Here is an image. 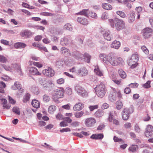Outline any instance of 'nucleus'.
Wrapping results in <instances>:
<instances>
[{
	"label": "nucleus",
	"instance_id": "obj_46",
	"mask_svg": "<svg viewBox=\"0 0 153 153\" xmlns=\"http://www.w3.org/2000/svg\"><path fill=\"white\" fill-rule=\"evenodd\" d=\"M141 49L146 54H149V51L145 45H143L141 46Z\"/></svg>",
	"mask_w": 153,
	"mask_h": 153
},
{
	"label": "nucleus",
	"instance_id": "obj_14",
	"mask_svg": "<svg viewBox=\"0 0 153 153\" xmlns=\"http://www.w3.org/2000/svg\"><path fill=\"white\" fill-rule=\"evenodd\" d=\"M42 73L45 75L49 77L53 76L55 74L54 70L50 67H48L44 70Z\"/></svg>",
	"mask_w": 153,
	"mask_h": 153
},
{
	"label": "nucleus",
	"instance_id": "obj_6",
	"mask_svg": "<svg viewBox=\"0 0 153 153\" xmlns=\"http://www.w3.org/2000/svg\"><path fill=\"white\" fill-rule=\"evenodd\" d=\"M74 90L79 95L82 97H86L88 96V93L87 91L78 84H77L75 86Z\"/></svg>",
	"mask_w": 153,
	"mask_h": 153
},
{
	"label": "nucleus",
	"instance_id": "obj_16",
	"mask_svg": "<svg viewBox=\"0 0 153 153\" xmlns=\"http://www.w3.org/2000/svg\"><path fill=\"white\" fill-rule=\"evenodd\" d=\"M102 34L104 39L108 41H110L113 38L109 30L105 31Z\"/></svg>",
	"mask_w": 153,
	"mask_h": 153
},
{
	"label": "nucleus",
	"instance_id": "obj_35",
	"mask_svg": "<svg viewBox=\"0 0 153 153\" xmlns=\"http://www.w3.org/2000/svg\"><path fill=\"white\" fill-rule=\"evenodd\" d=\"M109 18V15L108 12H104L102 13L101 16V19L105 20L108 19Z\"/></svg>",
	"mask_w": 153,
	"mask_h": 153
},
{
	"label": "nucleus",
	"instance_id": "obj_15",
	"mask_svg": "<svg viewBox=\"0 0 153 153\" xmlns=\"http://www.w3.org/2000/svg\"><path fill=\"white\" fill-rule=\"evenodd\" d=\"M11 88L14 90H19L21 93L24 91V89L22 87V85L18 81H16L14 82V84L12 86Z\"/></svg>",
	"mask_w": 153,
	"mask_h": 153
},
{
	"label": "nucleus",
	"instance_id": "obj_51",
	"mask_svg": "<svg viewBox=\"0 0 153 153\" xmlns=\"http://www.w3.org/2000/svg\"><path fill=\"white\" fill-rule=\"evenodd\" d=\"M146 131L152 132L153 131V127L150 125H148L146 127Z\"/></svg>",
	"mask_w": 153,
	"mask_h": 153
},
{
	"label": "nucleus",
	"instance_id": "obj_18",
	"mask_svg": "<svg viewBox=\"0 0 153 153\" xmlns=\"http://www.w3.org/2000/svg\"><path fill=\"white\" fill-rule=\"evenodd\" d=\"M32 34V33L27 30H22L20 33V35L24 37H29L31 36Z\"/></svg>",
	"mask_w": 153,
	"mask_h": 153
},
{
	"label": "nucleus",
	"instance_id": "obj_25",
	"mask_svg": "<svg viewBox=\"0 0 153 153\" xmlns=\"http://www.w3.org/2000/svg\"><path fill=\"white\" fill-rule=\"evenodd\" d=\"M94 72L95 74L97 75L101 76H103V73L102 71L100 70L99 67L97 66H95L94 69Z\"/></svg>",
	"mask_w": 153,
	"mask_h": 153
},
{
	"label": "nucleus",
	"instance_id": "obj_63",
	"mask_svg": "<svg viewBox=\"0 0 153 153\" xmlns=\"http://www.w3.org/2000/svg\"><path fill=\"white\" fill-rule=\"evenodd\" d=\"M64 79L63 78H60L57 80V83L59 84H63L64 82Z\"/></svg>",
	"mask_w": 153,
	"mask_h": 153
},
{
	"label": "nucleus",
	"instance_id": "obj_45",
	"mask_svg": "<svg viewBox=\"0 0 153 153\" xmlns=\"http://www.w3.org/2000/svg\"><path fill=\"white\" fill-rule=\"evenodd\" d=\"M50 32L51 33L54 35H59L62 34L61 30L59 29H55L53 31H51Z\"/></svg>",
	"mask_w": 153,
	"mask_h": 153
},
{
	"label": "nucleus",
	"instance_id": "obj_12",
	"mask_svg": "<svg viewBox=\"0 0 153 153\" xmlns=\"http://www.w3.org/2000/svg\"><path fill=\"white\" fill-rule=\"evenodd\" d=\"M96 122V120L94 118L89 117L85 119V123L87 127H91L94 126Z\"/></svg>",
	"mask_w": 153,
	"mask_h": 153
},
{
	"label": "nucleus",
	"instance_id": "obj_58",
	"mask_svg": "<svg viewBox=\"0 0 153 153\" xmlns=\"http://www.w3.org/2000/svg\"><path fill=\"white\" fill-rule=\"evenodd\" d=\"M98 108V106L97 105H90L89 106V108L91 111H92L95 109H97Z\"/></svg>",
	"mask_w": 153,
	"mask_h": 153
},
{
	"label": "nucleus",
	"instance_id": "obj_56",
	"mask_svg": "<svg viewBox=\"0 0 153 153\" xmlns=\"http://www.w3.org/2000/svg\"><path fill=\"white\" fill-rule=\"evenodd\" d=\"M139 85L137 83H131L128 85L131 88H136Z\"/></svg>",
	"mask_w": 153,
	"mask_h": 153
},
{
	"label": "nucleus",
	"instance_id": "obj_34",
	"mask_svg": "<svg viewBox=\"0 0 153 153\" xmlns=\"http://www.w3.org/2000/svg\"><path fill=\"white\" fill-rule=\"evenodd\" d=\"M56 106L54 105H52L49 107L48 111L50 113L52 114L56 110Z\"/></svg>",
	"mask_w": 153,
	"mask_h": 153
},
{
	"label": "nucleus",
	"instance_id": "obj_32",
	"mask_svg": "<svg viewBox=\"0 0 153 153\" xmlns=\"http://www.w3.org/2000/svg\"><path fill=\"white\" fill-rule=\"evenodd\" d=\"M118 72L119 75L122 78L124 79L126 77V74L125 72L122 69H119L118 70Z\"/></svg>",
	"mask_w": 153,
	"mask_h": 153
},
{
	"label": "nucleus",
	"instance_id": "obj_19",
	"mask_svg": "<svg viewBox=\"0 0 153 153\" xmlns=\"http://www.w3.org/2000/svg\"><path fill=\"white\" fill-rule=\"evenodd\" d=\"M60 53L65 56H69L71 55L69 50L65 47H62L61 48Z\"/></svg>",
	"mask_w": 153,
	"mask_h": 153
},
{
	"label": "nucleus",
	"instance_id": "obj_9",
	"mask_svg": "<svg viewBox=\"0 0 153 153\" xmlns=\"http://www.w3.org/2000/svg\"><path fill=\"white\" fill-rule=\"evenodd\" d=\"M153 31V29L149 27L145 28L142 30L143 37L145 39L150 38L152 36Z\"/></svg>",
	"mask_w": 153,
	"mask_h": 153
},
{
	"label": "nucleus",
	"instance_id": "obj_55",
	"mask_svg": "<svg viewBox=\"0 0 153 153\" xmlns=\"http://www.w3.org/2000/svg\"><path fill=\"white\" fill-rule=\"evenodd\" d=\"M66 92L68 95H71L72 93V89L69 87H67L66 89Z\"/></svg>",
	"mask_w": 153,
	"mask_h": 153
},
{
	"label": "nucleus",
	"instance_id": "obj_60",
	"mask_svg": "<svg viewBox=\"0 0 153 153\" xmlns=\"http://www.w3.org/2000/svg\"><path fill=\"white\" fill-rule=\"evenodd\" d=\"M134 130L136 132L139 133L141 131V129L139 126L137 124H136L134 126Z\"/></svg>",
	"mask_w": 153,
	"mask_h": 153
},
{
	"label": "nucleus",
	"instance_id": "obj_1",
	"mask_svg": "<svg viewBox=\"0 0 153 153\" xmlns=\"http://www.w3.org/2000/svg\"><path fill=\"white\" fill-rule=\"evenodd\" d=\"M100 59L106 64L109 63L113 66L123 65L124 62L123 59L120 57H116L113 53H110L107 54L101 53L100 55Z\"/></svg>",
	"mask_w": 153,
	"mask_h": 153
},
{
	"label": "nucleus",
	"instance_id": "obj_52",
	"mask_svg": "<svg viewBox=\"0 0 153 153\" xmlns=\"http://www.w3.org/2000/svg\"><path fill=\"white\" fill-rule=\"evenodd\" d=\"M115 142H121V143H123L124 141L121 138H119L116 136H114L113 138Z\"/></svg>",
	"mask_w": 153,
	"mask_h": 153
},
{
	"label": "nucleus",
	"instance_id": "obj_39",
	"mask_svg": "<svg viewBox=\"0 0 153 153\" xmlns=\"http://www.w3.org/2000/svg\"><path fill=\"white\" fill-rule=\"evenodd\" d=\"M138 148L137 145H132L129 148V150L131 152H134L137 151Z\"/></svg>",
	"mask_w": 153,
	"mask_h": 153
},
{
	"label": "nucleus",
	"instance_id": "obj_36",
	"mask_svg": "<svg viewBox=\"0 0 153 153\" xmlns=\"http://www.w3.org/2000/svg\"><path fill=\"white\" fill-rule=\"evenodd\" d=\"M64 29L68 30H73V27L69 23L65 24L63 27Z\"/></svg>",
	"mask_w": 153,
	"mask_h": 153
},
{
	"label": "nucleus",
	"instance_id": "obj_33",
	"mask_svg": "<svg viewBox=\"0 0 153 153\" xmlns=\"http://www.w3.org/2000/svg\"><path fill=\"white\" fill-rule=\"evenodd\" d=\"M84 114V112L80 111L78 112H76L74 114L75 117L76 118H80L82 117Z\"/></svg>",
	"mask_w": 153,
	"mask_h": 153
},
{
	"label": "nucleus",
	"instance_id": "obj_11",
	"mask_svg": "<svg viewBox=\"0 0 153 153\" xmlns=\"http://www.w3.org/2000/svg\"><path fill=\"white\" fill-rule=\"evenodd\" d=\"M115 21L116 24H115V26L117 30H120L124 28L125 23L122 20L116 19Z\"/></svg>",
	"mask_w": 153,
	"mask_h": 153
},
{
	"label": "nucleus",
	"instance_id": "obj_7",
	"mask_svg": "<svg viewBox=\"0 0 153 153\" xmlns=\"http://www.w3.org/2000/svg\"><path fill=\"white\" fill-rule=\"evenodd\" d=\"M134 107L131 105L128 108H125L123 109L122 111V117L123 119L126 120L129 117V114L132 113L134 111Z\"/></svg>",
	"mask_w": 153,
	"mask_h": 153
},
{
	"label": "nucleus",
	"instance_id": "obj_26",
	"mask_svg": "<svg viewBox=\"0 0 153 153\" xmlns=\"http://www.w3.org/2000/svg\"><path fill=\"white\" fill-rule=\"evenodd\" d=\"M0 65L5 70L11 72L14 70V66H10L8 65L1 64Z\"/></svg>",
	"mask_w": 153,
	"mask_h": 153
},
{
	"label": "nucleus",
	"instance_id": "obj_59",
	"mask_svg": "<svg viewBox=\"0 0 153 153\" xmlns=\"http://www.w3.org/2000/svg\"><path fill=\"white\" fill-rule=\"evenodd\" d=\"M143 86L145 88H150L151 86L150 81H148L146 83L144 84Z\"/></svg>",
	"mask_w": 153,
	"mask_h": 153
},
{
	"label": "nucleus",
	"instance_id": "obj_31",
	"mask_svg": "<svg viewBox=\"0 0 153 153\" xmlns=\"http://www.w3.org/2000/svg\"><path fill=\"white\" fill-rule=\"evenodd\" d=\"M30 97V95L28 93L25 94L24 96L22 101L24 102H27L29 101Z\"/></svg>",
	"mask_w": 153,
	"mask_h": 153
},
{
	"label": "nucleus",
	"instance_id": "obj_40",
	"mask_svg": "<svg viewBox=\"0 0 153 153\" xmlns=\"http://www.w3.org/2000/svg\"><path fill=\"white\" fill-rule=\"evenodd\" d=\"M80 124L79 122L77 121H74L71 123L70 126L72 127L75 128L79 126Z\"/></svg>",
	"mask_w": 153,
	"mask_h": 153
},
{
	"label": "nucleus",
	"instance_id": "obj_29",
	"mask_svg": "<svg viewBox=\"0 0 153 153\" xmlns=\"http://www.w3.org/2000/svg\"><path fill=\"white\" fill-rule=\"evenodd\" d=\"M88 9H83L81 11L76 13L77 15H83L85 16L88 17Z\"/></svg>",
	"mask_w": 153,
	"mask_h": 153
},
{
	"label": "nucleus",
	"instance_id": "obj_20",
	"mask_svg": "<svg viewBox=\"0 0 153 153\" xmlns=\"http://www.w3.org/2000/svg\"><path fill=\"white\" fill-rule=\"evenodd\" d=\"M29 73L33 75H40L41 73L38 71L37 68L34 67H31L29 68Z\"/></svg>",
	"mask_w": 153,
	"mask_h": 153
},
{
	"label": "nucleus",
	"instance_id": "obj_54",
	"mask_svg": "<svg viewBox=\"0 0 153 153\" xmlns=\"http://www.w3.org/2000/svg\"><path fill=\"white\" fill-rule=\"evenodd\" d=\"M14 67L15 69L18 72L21 73V68L20 65L19 64H16L14 65Z\"/></svg>",
	"mask_w": 153,
	"mask_h": 153
},
{
	"label": "nucleus",
	"instance_id": "obj_27",
	"mask_svg": "<svg viewBox=\"0 0 153 153\" xmlns=\"http://www.w3.org/2000/svg\"><path fill=\"white\" fill-rule=\"evenodd\" d=\"M135 14L134 12H132L130 13L128 18V20L129 23H132L135 20Z\"/></svg>",
	"mask_w": 153,
	"mask_h": 153
},
{
	"label": "nucleus",
	"instance_id": "obj_13",
	"mask_svg": "<svg viewBox=\"0 0 153 153\" xmlns=\"http://www.w3.org/2000/svg\"><path fill=\"white\" fill-rule=\"evenodd\" d=\"M71 40L70 38L68 36L64 37L61 39L60 44L62 46L68 45L71 43Z\"/></svg>",
	"mask_w": 153,
	"mask_h": 153
},
{
	"label": "nucleus",
	"instance_id": "obj_5",
	"mask_svg": "<svg viewBox=\"0 0 153 153\" xmlns=\"http://www.w3.org/2000/svg\"><path fill=\"white\" fill-rule=\"evenodd\" d=\"M39 82L42 87L45 89L51 90L54 86V83L51 81H47L42 79H40Z\"/></svg>",
	"mask_w": 153,
	"mask_h": 153
},
{
	"label": "nucleus",
	"instance_id": "obj_61",
	"mask_svg": "<svg viewBox=\"0 0 153 153\" xmlns=\"http://www.w3.org/2000/svg\"><path fill=\"white\" fill-rule=\"evenodd\" d=\"M71 131L70 128H63L60 130L61 132L63 133L64 132H67L68 131Z\"/></svg>",
	"mask_w": 153,
	"mask_h": 153
},
{
	"label": "nucleus",
	"instance_id": "obj_44",
	"mask_svg": "<svg viewBox=\"0 0 153 153\" xmlns=\"http://www.w3.org/2000/svg\"><path fill=\"white\" fill-rule=\"evenodd\" d=\"M116 13L122 18H125L126 16V15L125 13L121 11H117Z\"/></svg>",
	"mask_w": 153,
	"mask_h": 153
},
{
	"label": "nucleus",
	"instance_id": "obj_48",
	"mask_svg": "<svg viewBox=\"0 0 153 153\" xmlns=\"http://www.w3.org/2000/svg\"><path fill=\"white\" fill-rule=\"evenodd\" d=\"M38 49L40 51L43 50L46 52H48V51L46 47L43 46L40 44H39L38 46Z\"/></svg>",
	"mask_w": 153,
	"mask_h": 153
},
{
	"label": "nucleus",
	"instance_id": "obj_47",
	"mask_svg": "<svg viewBox=\"0 0 153 153\" xmlns=\"http://www.w3.org/2000/svg\"><path fill=\"white\" fill-rule=\"evenodd\" d=\"M13 112L18 115H19L20 114V112L19 110V108L17 107H14L13 108Z\"/></svg>",
	"mask_w": 153,
	"mask_h": 153
},
{
	"label": "nucleus",
	"instance_id": "obj_24",
	"mask_svg": "<svg viewBox=\"0 0 153 153\" xmlns=\"http://www.w3.org/2000/svg\"><path fill=\"white\" fill-rule=\"evenodd\" d=\"M26 46V45L23 43L18 42L15 43L14 44V47L16 49L24 48Z\"/></svg>",
	"mask_w": 153,
	"mask_h": 153
},
{
	"label": "nucleus",
	"instance_id": "obj_30",
	"mask_svg": "<svg viewBox=\"0 0 153 153\" xmlns=\"http://www.w3.org/2000/svg\"><path fill=\"white\" fill-rule=\"evenodd\" d=\"M102 7L103 9L107 10H110L112 9V6L107 3L102 4Z\"/></svg>",
	"mask_w": 153,
	"mask_h": 153
},
{
	"label": "nucleus",
	"instance_id": "obj_28",
	"mask_svg": "<svg viewBox=\"0 0 153 153\" xmlns=\"http://www.w3.org/2000/svg\"><path fill=\"white\" fill-rule=\"evenodd\" d=\"M31 104L33 106L36 108H39L40 107L39 102L36 100H33Z\"/></svg>",
	"mask_w": 153,
	"mask_h": 153
},
{
	"label": "nucleus",
	"instance_id": "obj_57",
	"mask_svg": "<svg viewBox=\"0 0 153 153\" xmlns=\"http://www.w3.org/2000/svg\"><path fill=\"white\" fill-rule=\"evenodd\" d=\"M58 39L59 37L56 36H51V40L53 42H57L58 41Z\"/></svg>",
	"mask_w": 153,
	"mask_h": 153
},
{
	"label": "nucleus",
	"instance_id": "obj_10",
	"mask_svg": "<svg viewBox=\"0 0 153 153\" xmlns=\"http://www.w3.org/2000/svg\"><path fill=\"white\" fill-rule=\"evenodd\" d=\"M88 71L84 67H82L78 69L76 72V74L80 76L84 77L88 74Z\"/></svg>",
	"mask_w": 153,
	"mask_h": 153
},
{
	"label": "nucleus",
	"instance_id": "obj_22",
	"mask_svg": "<svg viewBox=\"0 0 153 153\" xmlns=\"http://www.w3.org/2000/svg\"><path fill=\"white\" fill-rule=\"evenodd\" d=\"M77 20L79 22L83 25H86L88 23V20L83 18L78 17L77 18Z\"/></svg>",
	"mask_w": 153,
	"mask_h": 153
},
{
	"label": "nucleus",
	"instance_id": "obj_23",
	"mask_svg": "<svg viewBox=\"0 0 153 153\" xmlns=\"http://www.w3.org/2000/svg\"><path fill=\"white\" fill-rule=\"evenodd\" d=\"M104 137L102 134H93L90 138L93 139L94 140H101Z\"/></svg>",
	"mask_w": 153,
	"mask_h": 153
},
{
	"label": "nucleus",
	"instance_id": "obj_49",
	"mask_svg": "<svg viewBox=\"0 0 153 153\" xmlns=\"http://www.w3.org/2000/svg\"><path fill=\"white\" fill-rule=\"evenodd\" d=\"M43 101L45 102H48L50 100L49 97L47 94H45L43 96Z\"/></svg>",
	"mask_w": 153,
	"mask_h": 153
},
{
	"label": "nucleus",
	"instance_id": "obj_21",
	"mask_svg": "<svg viewBox=\"0 0 153 153\" xmlns=\"http://www.w3.org/2000/svg\"><path fill=\"white\" fill-rule=\"evenodd\" d=\"M120 43L119 41L115 40L112 42L111 47L112 48L117 49L120 47Z\"/></svg>",
	"mask_w": 153,
	"mask_h": 153
},
{
	"label": "nucleus",
	"instance_id": "obj_53",
	"mask_svg": "<svg viewBox=\"0 0 153 153\" xmlns=\"http://www.w3.org/2000/svg\"><path fill=\"white\" fill-rule=\"evenodd\" d=\"M40 15L45 16H52L54 15V14L51 13L44 12L41 13Z\"/></svg>",
	"mask_w": 153,
	"mask_h": 153
},
{
	"label": "nucleus",
	"instance_id": "obj_2",
	"mask_svg": "<svg viewBox=\"0 0 153 153\" xmlns=\"http://www.w3.org/2000/svg\"><path fill=\"white\" fill-rule=\"evenodd\" d=\"M95 91L97 96L100 98H102L106 92V89L105 85L102 83L97 85Z\"/></svg>",
	"mask_w": 153,
	"mask_h": 153
},
{
	"label": "nucleus",
	"instance_id": "obj_8",
	"mask_svg": "<svg viewBox=\"0 0 153 153\" xmlns=\"http://www.w3.org/2000/svg\"><path fill=\"white\" fill-rule=\"evenodd\" d=\"M74 57L79 60L82 59V58L84 57L85 61L87 63H89L90 62L91 56L87 53H85L83 55L81 53L76 52V54L74 55Z\"/></svg>",
	"mask_w": 153,
	"mask_h": 153
},
{
	"label": "nucleus",
	"instance_id": "obj_41",
	"mask_svg": "<svg viewBox=\"0 0 153 153\" xmlns=\"http://www.w3.org/2000/svg\"><path fill=\"white\" fill-rule=\"evenodd\" d=\"M95 114L96 117H102L104 115V113L102 111L98 110L96 112Z\"/></svg>",
	"mask_w": 153,
	"mask_h": 153
},
{
	"label": "nucleus",
	"instance_id": "obj_64",
	"mask_svg": "<svg viewBox=\"0 0 153 153\" xmlns=\"http://www.w3.org/2000/svg\"><path fill=\"white\" fill-rule=\"evenodd\" d=\"M109 105L106 103H105L103 104L101 107L102 109H107L109 107Z\"/></svg>",
	"mask_w": 153,
	"mask_h": 153
},
{
	"label": "nucleus",
	"instance_id": "obj_38",
	"mask_svg": "<svg viewBox=\"0 0 153 153\" xmlns=\"http://www.w3.org/2000/svg\"><path fill=\"white\" fill-rule=\"evenodd\" d=\"M116 19V18H115L114 19H109L108 20L111 27H114L115 26V24H116L115 19Z\"/></svg>",
	"mask_w": 153,
	"mask_h": 153
},
{
	"label": "nucleus",
	"instance_id": "obj_50",
	"mask_svg": "<svg viewBox=\"0 0 153 153\" xmlns=\"http://www.w3.org/2000/svg\"><path fill=\"white\" fill-rule=\"evenodd\" d=\"M89 14H88V16H90V17L92 18L97 19V15L95 13L91 11L89 12Z\"/></svg>",
	"mask_w": 153,
	"mask_h": 153
},
{
	"label": "nucleus",
	"instance_id": "obj_3",
	"mask_svg": "<svg viewBox=\"0 0 153 153\" xmlns=\"http://www.w3.org/2000/svg\"><path fill=\"white\" fill-rule=\"evenodd\" d=\"M65 91L62 88L54 90L51 93L52 98H62L64 97Z\"/></svg>",
	"mask_w": 153,
	"mask_h": 153
},
{
	"label": "nucleus",
	"instance_id": "obj_17",
	"mask_svg": "<svg viewBox=\"0 0 153 153\" xmlns=\"http://www.w3.org/2000/svg\"><path fill=\"white\" fill-rule=\"evenodd\" d=\"M84 107L83 104L81 102L76 103L73 106V109L75 111H78L81 110Z\"/></svg>",
	"mask_w": 153,
	"mask_h": 153
},
{
	"label": "nucleus",
	"instance_id": "obj_37",
	"mask_svg": "<svg viewBox=\"0 0 153 153\" xmlns=\"http://www.w3.org/2000/svg\"><path fill=\"white\" fill-rule=\"evenodd\" d=\"M116 108L118 110L120 109L123 107V104L121 101H117L116 103Z\"/></svg>",
	"mask_w": 153,
	"mask_h": 153
},
{
	"label": "nucleus",
	"instance_id": "obj_43",
	"mask_svg": "<svg viewBox=\"0 0 153 153\" xmlns=\"http://www.w3.org/2000/svg\"><path fill=\"white\" fill-rule=\"evenodd\" d=\"M64 63V62L62 60H58L56 61V66L57 67L60 68L63 66Z\"/></svg>",
	"mask_w": 153,
	"mask_h": 153
},
{
	"label": "nucleus",
	"instance_id": "obj_4",
	"mask_svg": "<svg viewBox=\"0 0 153 153\" xmlns=\"http://www.w3.org/2000/svg\"><path fill=\"white\" fill-rule=\"evenodd\" d=\"M138 60V56L137 54H133L130 59L128 60L127 63L129 66L131 68H134L137 65V62Z\"/></svg>",
	"mask_w": 153,
	"mask_h": 153
},
{
	"label": "nucleus",
	"instance_id": "obj_62",
	"mask_svg": "<svg viewBox=\"0 0 153 153\" xmlns=\"http://www.w3.org/2000/svg\"><path fill=\"white\" fill-rule=\"evenodd\" d=\"M62 108L67 110H69L71 108L69 104L62 105Z\"/></svg>",
	"mask_w": 153,
	"mask_h": 153
},
{
	"label": "nucleus",
	"instance_id": "obj_42",
	"mask_svg": "<svg viewBox=\"0 0 153 153\" xmlns=\"http://www.w3.org/2000/svg\"><path fill=\"white\" fill-rule=\"evenodd\" d=\"M8 62L7 58L4 56L0 55V62L5 63Z\"/></svg>",
	"mask_w": 153,
	"mask_h": 153
}]
</instances>
